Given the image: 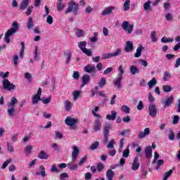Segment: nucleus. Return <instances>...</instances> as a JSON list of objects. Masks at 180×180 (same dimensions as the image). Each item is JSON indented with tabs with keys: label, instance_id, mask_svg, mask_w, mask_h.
Segmentation results:
<instances>
[{
	"label": "nucleus",
	"instance_id": "dca6fc26",
	"mask_svg": "<svg viewBox=\"0 0 180 180\" xmlns=\"http://www.w3.org/2000/svg\"><path fill=\"white\" fill-rule=\"evenodd\" d=\"M84 70L86 72L91 74V72H96V68L95 66H92V65L89 64L84 68Z\"/></svg>",
	"mask_w": 180,
	"mask_h": 180
},
{
	"label": "nucleus",
	"instance_id": "680f3d73",
	"mask_svg": "<svg viewBox=\"0 0 180 180\" xmlns=\"http://www.w3.org/2000/svg\"><path fill=\"white\" fill-rule=\"evenodd\" d=\"M90 40L91 43H96L98 41V32H94V37Z\"/></svg>",
	"mask_w": 180,
	"mask_h": 180
},
{
	"label": "nucleus",
	"instance_id": "58836bf2",
	"mask_svg": "<svg viewBox=\"0 0 180 180\" xmlns=\"http://www.w3.org/2000/svg\"><path fill=\"white\" fill-rule=\"evenodd\" d=\"M173 172H174V171H172V169H170V170H169V172H165V173L163 174L162 179H163V180H167L168 178H169V176H170V175H172Z\"/></svg>",
	"mask_w": 180,
	"mask_h": 180
},
{
	"label": "nucleus",
	"instance_id": "72a5a7b5",
	"mask_svg": "<svg viewBox=\"0 0 180 180\" xmlns=\"http://www.w3.org/2000/svg\"><path fill=\"white\" fill-rule=\"evenodd\" d=\"M25 53V41L21 42V49L18 53V57L23 58V54Z\"/></svg>",
	"mask_w": 180,
	"mask_h": 180
},
{
	"label": "nucleus",
	"instance_id": "c03bdc74",
	"mask_svg": "<svg viewBox=\"0 0 180 180\" xmlns=\"http://www.w3.org/2000/svg\"><path fill=\"white\" fill-rule=\"evenodd\" d=\"M129 146L122 152V157L124 158H127L130 154V149L129 148Z\"/></svg>",
	"mask_w": 180,
	"mask_h": 180
},
{
	"label": "nucleus",
	"instance_id": "c85d7f7f",
	"mask_svg": "<svg viewBox=\"0 0 180 180\" xmlns=\"http://www.w3.org/2000/svg\"><path fill=\"white\" fill-rule=\"evenodd\" d=\"M34 26V22H33V18H32V17H29L27 22V27L28 30H31V29H33Z\"/></svg>",
	"mask_w": 180,
	"mask_h": 180
},
{
	"label": "nucleus",
	"instance_id": "864d4df0",
	"mask_svg": "<svg viewBox=\"0 0 180 180\" xmlns=\"http://www.w3.org/2000/svg\"><path fill=\"white\" fill-rule=\"evenodd\" d=\"M77 37H83L84 36V30L81 29H77L75 32Z\"/></svg>",
	"mask_w": 180,
	"mask_h": 180
},
{
	"label": "nucleus",
	"instance_id": "f8f14e48",
	"mask_svg": "<svg viewBox=\"0 0 180 180\" xmlns=\"http://www.w3.org/2000/svg\"><path fill=\"white\" fill-rule=\"evenodd\" d=\"M103 134L105 136H109L110 130L112 129V124L110 123H105L103 126Z\"/></svg>",
	"mask_w": 180,
	"mask_h": 180
},
{
	"label": "nucleus",
	"instance_id": "5701e85b",
	"mask_svg": "<svg viewBox=\"0 0 180 180\" xmlns=\"http://www.w3.org/2000/svg\"><path fill=\"white\" fill-rule=\"evenodd\" d=\"M143 50H144V47L142 45H140L136 49V52L134 53L135 58H139V57H141V54L143 53Z\"/></svg>",
	"mask_w": 180,
	"mask_h": 180
},
{
	"label": "nucleus",
	"instance_id": "f704fd0d",
	"mask_svg": "<svg viewBox=\"0 0 180 180\" xmlns=\"http://www.w3.org/2000/svg\"><path fill=\"white\" fill-rule=\"evenodd\" d=\"M72 108V103L70 101H65V109L68 112H70L71 110V108Z\"/></svg>",
	"mask_w": 180,
	"mask_h": 180
},
{
	"label": "nucleus",
	"instance_id": "a19ab883",
	"mask_svg": "<svg viewBox=\"0 0 180 180\" xmlns=\"http://www.w3.org/2000/svg\"><path fill=\"white\" fill-rule=\"evenodd\" d=\"M168 137L170 141H174V140H175V132H174V131H172V129H169Z\"/></svg>",
	"mask_w": 180,
	"mask_h": 180
},
{
	"label": "nucleus",
	"instance_id": "c9c22d12",
	"mask_svg": "<svg viewBox=\"0 0 180 180\" xmlns=\"http://www.w3.org/2000/svg\"><path fill=\"white\" fill-rule=\"evenodd\" d=\"M39 56H40V53H39V46H36L35 50L34 51V60H36L37 61H39V60H40V57Z\"/></svg>",
	"mask_w": 180,
	"mask_h": 180
},
{
	"label": "nucleus",
	"instance_id": "f257e3e1",
	"mask_svg": "<svg viewBox=\"0 0 180 180\" xmlns=\"http://www.w3.org/2000/svg\"><path fill=\"white\" fill-rule=\"evenodd\" d=\"M19 29V24L18 22H13L11 28L8 29L5 33L4 41L6 43H11V37L13 36Z\"/></svg>",
	"mask_w": 180,
	"mask_h": 180
},
{
	"label": "nucleus",
	"instance_id": "20e7f679",
	"mask_svg": "<svg viewBox=\"0 0 180 180\" xmlns=\"http://www.w3.org/2000/svg\"><path fill=\"white\" fill-rule=\"evenodd\" d=\"M122 56V49H117L116 51L112 53H103L102 60H109V58H113V57H119Z\"/></svg>",
	"mask_w": 180,
	"mask_h": 180
},
{
	"label": "nucleus",
	"instance_id": "6e6d98bb",
	"mask_svg": "<svg viewBox=\"0 0 180 180\" xmlns=\"http://www.w3.org/2000/svg\"><path fill=\"white\" fill-rule=\"evenodd\" d=\"M11 162L12 159L7 160L6 162H4L3 165L1 166V169H5V168H6V167H8V165H9V164H11Z\"/></svg>",
	"mask_w": 180,
	"mask_h": 180
},
{
	"label": "nucleus",
	"instance_id": "423d86ee",
	"mask_svg": "<svg viewBox=\"0 0 180 180\" xmlns=\"http://www.w3.org/2000/svg\"><path fill=\"white\" fill-rule=\"evenodd\" d=\"M78 9H79L78 4L74 1H72L65 11V13H71V12H73V13H77V12H78Z\"/></svg>",
	"mask_w": 180,
	"mask_h": 180
},
{
	"label": "nucleus",
	"instance_id": "412c9836",
	"mask_svg": "<svg viewBox=\"0 0 180 180\" xmlns=\"http://www.w3.org/2000/svg\"><path fill=\"white\" fill-rule=\"evenodd\" d=\"M49 157L50 155H49L47 152L44 150H41L38 155V158H39V160H49Z\"/></svg>",
	"mask_w": 180,
	"mask_h": 180
},
{
	"label": "nucleus",
	"instance_id": "e433bc0d",
	"mask_svg": "<svg viewBox=\"0 0 180 180\" xmlns=\"http://www.w3.org/2000/svg\"><path fill=\"white\" fill-rule=\"evenodd\" d=\"M163 81H169L171 79V74L168 71H165L162 77Z\"/></svg>",
	"mask_w": 180,
	"mask_h": 180
},
{
	"label": "nucleus",
	"instance_id": "338daca9",
	"mask_svg": "<svg viewBox=\"0 0 180 180\" xmlns=\"http://www.w3.org/2000/svg\"><path fill=\"white\" fill-rule=\"evenodd\" d=\"M103 168H105L103 163L100 162L97 165V171H98V172H101V171H102V169H103Z\"/></svg>",
	"mask_w": 180,
	"mask_h": 180
},
{
	"label": "nucleus",
	"instance_id": "5fc2aeb1",
	"mask_svg": "<svg viewBox=\"0 0 180 180\" xmlns=\"http://www.w3.org/2000/svg\"><path fill=\"white\" fill-rule=\"evenodd\" d=\"M82 53H84V54H86V56H88V57H92V51H91V49H85Z\"/></svg>",
	"mask_w": 180,
	"mask_h": 180
},
{
	"label": "nucleus",
	"instance_id": "69168bd1",
	"mask_svg": "<svg viewBox=\"0 0 180 180\" xmlns=\"http://www.w3.org/2000/svg\"><path fill=\"white\" fill-rule=\"evenodd\" d=\"M25 78L26 79H27V81H29V82H32V74H30V72H26L25 74Z\"/></svg>",
	"mask_w": 180,
	"mask_h": 180
},
{
	"label": "nucleus",
	"instance_id": "8fccbe9b",
	"mask_svg": "<svg viewBox=\"0 0 180 180\" xmlns=\"http://www.w3.org/2000/svg\"><path fill=\"white\" fill-rule=\"evenodd\" d=\"M130 9V0H126L124 3V11H129Z\"/></svg>",
	"mask_w": 180,
	"mask_h": 180
},
{
	"label": "nucleus",
	"instance_id": "473e14b6",
	"mask_svg": "<svg viewBox=\"0 0 180 180\" xmlns=\"http://www.w3.org/2000/svg\"><path fill=\"white\" fill-rule=\"evenodd\" d=\"M32 150H33V146L28 145L25 148L24 151L27 155H30L32 154Z\"/></svg>",
	"mask_w": 180,
	"mask_h": 180
},
{
	"label": "nucleus",
	"instance_id": "0e129e2a",
	"mask_svg": "<svg viewBox=\"0 0 180 180\" xmlns=\"http://www.w3.org/2000/svg\"><path fill=\"white\" fill-rule=\"evenodd\" d=\"M7 150L9 153H13L15 151L13 146L10 143H7Z\"/></svg>",
	"mask_w": 180,
	"mask_h": 180
},
{
	"label": "nucleus",
	"instance_id": "c756f323",
	"mask_svg": "<svg viewBox=\"0 0 180 180\" xmlns=\"http://www.w3.org/2000/svg\"><path fill=\"white\" fill-rule=\"evenodd\" d=\"M27 6H29V0H22L20 5V9L25 11Z\"/></svg>",
	"mask_w": 180,
	"mask_h": 180
},
{
	"label": "nucleus",
	"instance_id": "09e8293b",
	"mask_svg": "<svg viewBox=\"0 0 180 180\" xmlns=\"http://www.w3.org/2000/svg\"><path fill=\"white\" fill-rule=\"evenodd\" d=\"M121 110L122 112H124V113H127V115H129V113H130V108H129V106L127 105H122L121 107Z\"/></svg>",
	"mask_w": 180,
	"mask_h": 180
},
{
	"label": "nucleus",
	"instance_id": "2f4dec72",
	"mask_svg": "<svg viewBox=\"0 0 180 180\" xmlns=\"http://www.w3.org/2000/svg\"><path fill=\"white\" fill-rule=\"evenodd\" d=\"M130 72L132 75H136V74H139L140 72V70L137 67L131 65L130 68Z\"/></svg>",
	"mask_w": 180,
	"mask_h": 180
},
{
	"label": "nucleus",
	"instance_id": "e2e57ef3",
	"mask_svg": "<svg viewBox=\"0 0 180 180\" xmlns=\"http://www.w3.org/2000/svg\"><path fill=\"white\" fill-rule=\"evenodd\" d=\"M112 71H113V68L110 67L105 69L103 74V75H108V74H110V72H112Z\"/></svg>",
	"mask_w": 180,
	"mask_h": 180
},
{
	"label": "nucleus",
	"instance_id": "2eb2a0df",
	"mask_svg": "<svg viewBox=\"0 0 180 180\" xmlns=\"http://www.w3.org/2000/svg\"><path fill=\"white\" fill-rule=\"evenodd\" d=\"M134 50V46H133V42L131 41H127L126 42V46L124 48V51L126 53H130V51H133Z\"/></svg>",
	"mask_w": 180,
	"mask_h": 180
},
{
	"label": "nucleus",
	"instance_id": "cd10ccee",
	"mask_svg": "<svg viewBox=\"0 0 180 180\" xmlns=\"http://www.w3.org/2000/svg\"><path fill=\"white\" fill-rule=\"evenodd\" d=\"M145 154L146 158H151V155H153V149L151 146H148L145 148Z\"/></svg>",
	"mask_w": 180,
	"mask_h": 180
},
{
	"label": "nucleus",
	"instance_id": "3c124183",
	"mask_svg": "<svg viewBox=\"0 0 180 180\" xmlns=\"http://www.w3.org/2000/svg\"><path fill=\"white\" fill-rule=\"evenodd\" d=\"M72 95H73L74 101H77V99H78V98H79V95H81V91H73Z\"/></svg>",
	"mask_w": 180,
	"mask_h": 180
},
{
	"label": "nucleus",
	"instance_id": "1a4fd4ad",
	"mask_svg": "<svg viewBox=\"0 0 180 180\" xmlns=\"http://www.w3.org/2000/svg\"><path fill=\"white\" fill-rule=\"evenodd\" d=\"M172 103H174V96H169L165 100L162 101V104L165 108L171 106Z\"/></svg>",
	"mask_w": 180,
	"mask_h": 180
},
{
	"label": "nucleus",
	"instance_id": "bf43d9fd",
	"mask_svg": "<svg viewBox=\"0 0 180 180\" xmlns=\"http://www.w3.org/2000/svg\"><path fill=\"white\" fill-rule=\"evenodd\" d=\"M162 89L164 92H171L172 90V88L169 85H163Z\"/></svg>",
	"mask_w": 180,
	"mask_h": 180
},
{
	"label": "nucleus",
	"instance_id": "b1692460",
	"mask_svg": "<svg viewBox=\"0 0 180 180\" xmlns=\"http://www.w3.org/2000/svg\"><path fill=\"white\" fill-rule=\"evenodd\" d=\"M116 116H117V112L116 111H111V115L108 114L106 115L107 120H116Z\"/></svg>",
	"mask_w": 180,
	"mask_h": 180
},
{
	"label": "nucleus",
	"instance_id": "aec40b11",
	"mask_svg": "<svg viewBox=\"0 0 180 180\" xmlns=\"http://www.w3.org/2000/svg\"><path fill=\"white\" fill-rule=\"evenodd\" d=\"M101 127H102V122H101V120H96L94 124V131H99L101 130Z\"/></svg>",
	"mask_w": 180,
	"mask_h": 180
},
{
	"label": "nucleus",
	"instance_id": "052dcab7",
	"mask_svg": "<svg viewBox=\"0 0 180 180\" xmlns=\"http://www.w3.org/2000/svg\"><path fill=\"white\" fill-rule=\"evenodd\" d=\"M151 39L153 43H155L157 41V34H155V31H153L150 34Z\"/></svg>",
	"mask_w": 180,
	"mask_h": 180
},
{
	"label": "nucleus",
	"instance_id": "4d7b16f0",
	"mask_svg": "<svg viewBox=\"0 0 180 180\" xmlns=\"http://www.w3.org/2000/svg\"><path fill=\"white\" fill-rule=\"evenodd\" d=\"M118 71L120 72V74L117 75V77L123 78V74H124V70H123L122 65L119 66Z\"/></svg>",
	"mask_w": 180,
	"mask_h": 180
},
{
	"label": "nucleus",
	"instance_id": "774afa93",
	"mask_svg": "<svg viewBox=\"0 0 180 180\" xmlns=\"http://www.w3.org/2000/svg\"><path fill=\"white\" fill-rule=\"evenodd\" d=\"M169 6H171V4L164 3L165 12H169Z\"/></svg>",
	"mask_w": 180,
	"mask_h": 180
},
{
	"label": "nucleus",
	"instance_id": "ddd939ff",
	"mask_svg": "<svg viewBox=\"0 0 180 180\" xmlns=\"http://www.w3.org/2000/svg\"><path fill=\"white\" fill-rule=\"evenodd\" d=\"M82 84L81 85V87L84 88V86L87 85V84H89L91 81V76H89V75H83V77H82Z\"/></svg>",
	"mask_w": 180,
	"mask_h": 180
},
{
	"label": "nucleus",
	"instance_id": "603ef678",
	"mask_svg": "<svg viewBox=\"0 0 180 180\" xmlns=\"http://www.w3.org/2000/svg\"><path fill=\"white\" fill-rule=\"evenodd\" d=\"M51 172H55L56 174H60V169L57 168V165H52L51 168Z\"/></svg>",
	"mask_w": 180,
	"mask_h": 180
},
{
	"label": "nucleus",
	"instance_id": "6ab92c4d",
	"mask_svg": "<svg viewBox=\"0 0 180 180\" xmlns=\"http://www.w3.org/2000/svg\"><path fill=\"white\" fill-rule=\"evenodd\" d=\"M150 134V128H146L143 131H140L138 134V138L141 139H144L146 136H148Z\"/></svg>",
	"mask_w": 180,
	"mask_h": 180
},
{
	"label": "nucleus",
	"instance_id": "7ed1b4c3",
	"mask_svg": "<svg viewBox=\"0 0 180 180\" xmlns=\"http://www.w3.org/2000/svg\"><path fill=\"white\" fill-rule=\"evenodd\" d=\"M122 56V49H117L116 51L112 53H103L102 60H109V58H113V57H119Z\"/></svg>",
	"mask_w": 180,
	"mask_h": 180
},
{
	"label": "nucleus",
	"instance_id": "49530a36",
	"mask_svg": "<svg viewBox=\"0 0 180 180\" xmlns=\"http://www.w3.org/2000/svg\"><path fill=\"white\" fill-rule=\"evenodd\" d=\"M172 41H174V39L167 38L166 37H163L161 39L162 43H172Z\"/></svg>",
	"mask_w": 180,
	"mask_h": 180
},
{
	"label": "nucleus",
	"instance_id": "f03ea898",
	"mask_svg": "<svg viewBox=\"0 0 180 180\" xmlns=\"http://www.w3.org/2000/svg\"><path fill=\"white\" fill-rule=\"evenodd\" d=\"M18 105V99L16 97H12L11 102L7 104V113L10 117H15L16 115V109L15 106Z\"/></svg>",
	"mask_w": 180,
	"mask_h": 180
},
{
	"label": "nucleus",
	"instance_id": "6e6552de",
	"mask_svg": "<svg viewBox=\"0 0 180 180\" xmlns=\"http://www.w3.org/2000/svg\"><path fill=\"white\" fill-rule=\"evenodd\" d=\"M122 27L123 30L128 32L129 34H131V32H133L134 25L129 23L128 21H124L122 24Z\"/></svg>",
	"mask_w": 180,
	"mask_h": 180
},
{
	"label": "nucleus",
	"instance_id": "79ce46f5",
	"mask_svg": "<svg viewBox=\"0 0 180 180\" xmlns=\"http://www.w3.org/2000/svg\"><path fill=\"white\" fill-rule=\"evenodd\" d=\"M41 101H42L44 105H49L51 102V96H49L48 98H41Z\"/></svg>",
	"mask_w": 180,
	"mask_h": 180
},
{
	"label": "nucleus",
	"instance_id": "393cba45",
	"mask_svg": "<svg viewBox=\"0 0 180 180\" xmlns=\"http://www.w3.org/2000/svg\"><path fill=\"white\" fill-rule=\"evenodd\" d=\"M112 11H115V6H110V7L105 8L102 12V15L103 16H105L106 15H110V13H112Z\"/></svg>",
	"mask_w": 180,
	"mask_h": 180
},
{
	"label": "nucleus",
	"instance_id": "4be33fe9",
	"mask_svg": "<svg viewBox=\"0 0 180 180\" xmlns=\"http://www.w3.org/2000/svg\"><path fill=\"white\" fill-rule=\"evenodd\" d=\"M122 77L117 76V77L113 80V84L117 89H120L122 88Z\"/></svg>",
	"mask_w": 180,
	"mask_h": 180
},
{
	"label": "nucleus",
	"instance_id": "39448f33",
	"mask_svg": "<svg viewBox=\"0 0 180 180\" xmlns=\"http://www.w3.org/2000/svg\"><path fill=\"white\" fill-rule=\"evenodd\" d=\"M2 82L4 89L11 91L16 88V86L13 83H11L8 79H4Z\"/></svg>",
	"mask_w": 180,
	"mask_h": 180
},
{
	"label": "nucleus",
	"instance_id": "a18cd8bd",
	"mask_svg": "<svg viewBox=\"0 0 180 180\" xmlns=\"http://www.w3.org/2000/svg\"><path fill=\"white\" fill-rule=\"evenodd\" d=\"M157 84V79L155 78H153L150 81L148 82V85L149 86V89H151L154 85Z\"/></svg>",
	"mask_w": 180,
	"mask_h": 180
},
{
	"label": "nucleus",
	"instance_id": "7c9ffc66",
	"mask_svg": "<svg viewBox=\"0 0 180 180\" xmlns=\"http://www.w3.org/2000/svg\"><path fill=\"white\" fill-rule=\"evenodd\" d=\"M39 101H41V98H40V96H36V94H34L32 97V105H37L39 103Z\"/></svg>",
	"mask_w": 180,
	"mask_h": 180
},
{
	"label": "nucleus",
	"instance_id": "9b49d317",
	"mask_svg": "<svg viewBox=\"0 0 180 180\" xmlns=\"http://www.w3.org/2000/svg\"><path fill=\"white\" fill-rule=\"evenodd\" d=\"M73 151L72 152V160L73 161H77V158H78V154H79V148H78V146H72Z\"/></svg>",
	"mask_w": 180,
	"mask_h": 180
},
{
	"label": "nucleus",
	"instance_id": "f3484780",
	"mask_svg": "<svg viewBox=\"0 0 180 180\" xmlns=\"http://www.w3.org/2000/svg\"><path fill=\"white\" fill-rule=\"evenodd\" d=\"M76 161L77 160H74L73 159H72V161L68 163V168L70 169V171H75L78 169V165L75 164Z\"/></svg>",
	"mask_w": 180,
	"mask_h": 180
},
{
	"label": "nucleus",
	"instance_id": "4c0bfd02",
	"mask_svg": "<svg viewBox=\"0 0 180 180\" xmlns=\"http://www.w3.org/2000/svg\"><path fill=\"white\" fill-rule=\"evenodd\" d=\"M78 47L80 49V50H82V51H84L86 49V41H83L79 42Z\"/></svg>",
	"mask_w": 180,
	"mask_h": 180
},
{
	"label": "nucleus",
	"instance_id": "0eeeda50",
	"mask_svg": "<svg viewBox=\"0 0 180 180\" xmlns=\"http://www.w3.org/2000/svg\"><path fill=\"white\" fill-rule=\"evenodd\" d=\"M148 111L150 117H155V116H157V112H158V109H157L155 104L150 103L148 107Z\"/></svg>",
	"mask_w": 180,
	"mask_h": 180
},
{
	"label": "nucleus",
	"instance_id": "bb28decb",
	"mask_svg": "<svg viewBox=\"0 0 180 180\" xmlns=\"http://www.w3.org/2000/svg\"><path fill=\"white\" fill-rule=\"evenodd\" d=\"M65 7V4L63 1H61V0H58V1L56 4L57 11L58 12H61V11L64 10Z\"/></svg>",
	"mask_w": 180,
	"mask_h": 180
},
{
	"label": "nucleus",
	"instance_id": "9d476101",
	"mask_svg": "<svg viewBox=\"0 0 180 180\" xmlns=\"http://www.w3.org/2000/svg\"><path fill=\"white\" fill-rule=\"evenodd\" d=\"M65 123L67 124V126H70V127H72V126H75L76 123H78V120L72 117H67L65 120Z\"/></svg>",
	"mask_w": 180,
	"mask_h": 180
},
{
	"label": "nucleus",
	"instance_id": "37998d69",
	"mask_svg": "<svg viewBox=\"0 0 180 180\" xmlns=\"http://www.w3.org/2000/svg\"><path fill=\"white\" fill-rule=\"evenodd\" d=\"M106 85V79L105 77H101L100 82H98V86L100 88H103Z\"/></svg>",
	"mask_w": 180,
	"mask_h": 180
},
{
	"label": "nucleus",
	"instance_id": "13d9d810",
	"mask_svg": "<svg viewBox=\"0 0 180 180\" xmlns=\"http://www.w3.org/2000/svg\"><path fill=\"white\" fill-rule=\"evenodd\" d=\"M107 148H115V140L112 139L109 141L108 144L107 145Z\"/></svg>",
	"mask_w": 180,
	"mask_h": 180
},
{
	"label": "nucleus",
	"instance_id": "a878e982",
	"mask_svg": "<svg viewBox=\"0 0 180 180\" xmlns=\"http://www.w3.org/2000/svg\"><path fill=\"white\" fill-rule=\"evenodd\" d=\"M115 172L112 169H108L106 172V178L108 180H113Z\"/></svg>",
	"mask_w": 180,
	"mask_h": 180
},
{
	"label": "nucleus",
	"instance_id": "a211bd4d",
	"mask_svg": "<svg viewBox=\"0 0 180 180\" xmlns=\"http://www.w3.org/2000/svg\"><path fill=\"white\" fill-rule=\"evenodd\" d=\"M64 56L66 58V64H70V61H71V57H72V53H71V51L70 50H65L63 52Z\"/></svg>",
	"mask_w": 180,
	"mask_h": 180
},
{
	"label": "nucleus",
	"instance_id": "de8ad7c7",
	"mask_svg": "<svg viewBox=\"0 0 180 180\" xmlns=\"http://www.w3.org/2000/svg\"><path fill=\"white\" fill-rule=\"evenodd\" d=\"M99 147V141H95L90 146V150H94Z\"/></svg>",
	"mask_w": 180,
	"mask_h": 180
},
{
	"label": "nucleus",
	"instance_id": "ea45409f",
	"mask_svg": "<svg viewBox=\"0 0 180 180\" xmlns=\"http://www.w3.org/2000/svg\"><path fill=\"white\" fill-rule=\"evenodd\" d=\"M151 1L148 0L147 2H146L143 4V9L145 11H150V9H151Z\"/></svg>",
	"mask_w": 180,
	"mask_h": 180
},
{
	"label": "nucleus",
	"instance_id": "4468645a",
	"mask_svg": "<svg viewBox=\"0 0 180 180\" xmlns=\"http://www.w3.org/2000/svg\"><path fill=\"white\" fill-rule=\"evenodd\" d=\"M131 168L132 171H137V169L140 168V162H139V157H135Z\"/></svg>",
	"mask_w": 180,
	"mask_h": 180
}]
</instances>
